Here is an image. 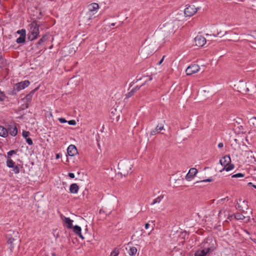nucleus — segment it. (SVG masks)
<instances>
[{"label": "nucleus", "instance_id": "4c0bfd02", "mask_svg": "<svg viewBox=\"0 0 256 256\" xmlns=\"http://www.w3.org/2000/svg\"><path fill=\"white\" fill-rule=\"evenodd\" d=\"M17 33L20 34V36L26 35V31L24 29L18 30Z\"/></svg>", "mask_w": 256, "mask_h": 256}, {"label": "nucleus", "instance_id": "603ef678", "mask_svg": "<svg viewBox=\"0 0 256 256\" xmlns=\"http://www.w3.org/2000/svg\"><path fill=\"white\" fill-rule=\"evenodd\" d=\"M223 146H224V145H223V143H222V142H220V143H219V144H218V146L219 148H221L223 147Z\"/></svg>", "mask_w": 256, "mask_h": 256}, {"label": "nucleus", "instance_id": "7ed1b4c3", "mask_svg": "<svg viewBox=\"0 0 256 256\" xmlns=\"http://www.w3.org/2000/svg\"><path fill=\"white\" fill-rule=\"evenodd\" d=\"M176 23V22L175 21L168 22L164 24L162 27H160V29L167 34H174L178 28V24Z\"/></svg>", "mask_w": 256, "mask_h": 256}, {"label": "nucleus", "instance_id": "0eeeda50", "mask_svg": "<svg viewBox=\"0 0 256 256\" xmlns=\"http://www.w3.org/2000/svg\"><path fill=\"white\" fill-rule=\"evenodd\" d=\"M234 86L239 92H247L249 91L248 88H246V83L242 80L237 82Z\"/></svg>", "mask_w": 256, "mask_h": 256}, {"label": "nucleus", "instance_id": "f8f14e48", "mask_svg": "<svg viewBox=\"0 0 256 256\" xmlns=\"http://www.w3.org/2000/svg\"><path fill=\"white\" fill-rule=\"evenodd\" d=\"M30 84V82L26 80L23 82H21L16 84V88L18 91H20L24 89L26 87H28L29 86Z\"/></svg>", "mask_w": 256, "mask_h": 256}, {"label": "nucleus", "instance_id": "c9c22d12", "mask_svg": "<svg viewBox=\"0 0 256 256\" xmlns=\"http://www.w3.org/2000/svg\"><path fill=\"white\" fill-rule=\"evenodd\" d=\"M250 122L253 126H256V117H252L250 120Z\"/></svg>", "mask_w": 256, "mask_h": 256}, {"label": "nucleus", "instance_id": "f3484780", "mask_svg": "<svg viewBox=\"0 0 256 256\" xmlns=\"http://www.w3.org/2000/svg\"><path fill=\"white\" fill-rule=\"evenodd\" d=\"M163 130H164V126L163 125H158L156 128H154L150 132V135H156V134L160 132Z\"/></svg>", "mask_w": 256, "mask_h": 256}, {"label": "nucleus", "instance_id": "7c9ffc66", "mask_svg": "<svg viewBox=\"0 0 256 256\" xmlns=\"http://www.w3.org/2000/svg\"><path fill=\"white\" fill-rule=\"evenodd\" d=\"M95 14L93 12H88L87 13H86V17L88 18V20H92L93 18L94 17V15Z\"/></svg>", "mask_w": 256, "mask_h": 256}, {"label": "nucleus", "instance_id": "e433bc0d", "mask_svg": "<svg viewBox=\"0 0 256 256\" xmlns=\"http://www.w3.org/2000/svg\"><path fill=\"white\" fill-rule=\"evenodd\" d=\"M244 176V174L241 173H238L232 176V178H242Z\"/></svg>", "mask_w": 256, "mask_h": 256}, {"label": "nucleus", "instance_id": "f03ea898", "mask_svg": "<svg viewBox=\"0 0 256 256\" xmlns=\"http://www.w3.org/2000/svg\"><path fill=\"white\" fill-rule=\"evenodd\" d=\"M28 26V38L29 40L32 41L37 38L39 35V26L36 22H32Z\"/></svg>", "mask_w": 256, "mask_h": 256}, {"label": "nucleus", "instance_id": "49530a36", "mask_svg": "<svg viewBox=\"0 0 256 256\" xmlns=\"http://www.w3.org/2000/svg\"><path fill=\"white\" fill-rule=\"evenodd\" d=\"M252 34L251 35V36L254 37L255 38H256V30H254L253 32H252Z\"/></svg>", "mask_w": 256, "mask_h": 256}, {"label": "nucleus", "instance_id": "a18cd8bd", "mask_svg": "<svg viewBox=\"0 0 256 256\" xmlns=\"http://www.w3.org/2000/svg\"><path fill=\"white\" fill-rule=\"evenodd\" d=\"M212 181V179L211 178H208L206 180H201L200 182H196V183L199 182H210Z\"/></svg>", "mask_w": 256, "mask_h": 256}, {"label": "nucleus", "instance_id": "a878e982", "mask_svg": "<svg viewBox=\"0 0 256 256\" xmlns=\"http://www.w3.org/2000/svg\"><path fill=\"white\" fill-rule=\"evenodd\" d=\"M18 240L17 239H15L14 238L12 237V236H10L8 238V242L9 244H10V247L12 248H14V245L15 243H14V242L15 241H17Z\"/></svg>", "mask_w": 256, "mask_h": 256}, {"label": "nucleus", "instance_id": "cd10ccee", "mask_svg": "<svg viewBox=\"0 0 256 256\" xmlns=\"http://www.w3.org/2000/svg\"><path fill=\"white\" fill-rule=\"evenodd\" d=\"M26 36V35L20 36L16 39V42L18 44L24 43L25 42Z\"/></svg>", "mask_w": 256, "mask_h": 256}, {"label": "nucleus", "instance_id": "6e6552de", "mask_svg": "<svg viewBox=\"0 0 256 256\" xmlns=\"http://www.w3.org/2000/svg\"><path fill=\"white\" fill-rule=\"evenodd\" d=\"M200 70V66L198 64H192L187 68L186 70V72L187 75H191L198 72Z\"/></svg>", "mask_w": 256, "mask_h": 256}, {"label": "nucleus", "instance_id": "2f4dec72", "mask_svg": "<svg viewBox=\"0 0 256 256\" xmlns=\"http://www.w3.org/2000/svg\"><path fill=\"white\" fill-rule=\"evenodd\" d=\"M118 254L119 250L118 249L116 248L112 252L110 256H117Z\"/></svg>", "mask_w": 256, "mask_h": 256}, {"label": "nucleus", "instance_id": "9d476101", "mask_svg": "<svg viewBox=\"0 0 256 256\" xmlns=\"http://www.w3.org/2000/svg\"><path fill=\"white\" fill-rule=\"evenodd\" d=\"M6 129L8 131V134H10L12 136H14L18 134L17 127L14 124L8 125Z\"/></svg>", "mask_w": 256, "mask_h": 256}, {"label": "nucleus", "instance_id": "c85d7f7f", "mask_svg": "<svg viewBox=\"0 0 256 256\" xmlns=\"http://www.w3.org/2000/svg\"><path fill=\"white\" fill-rule=\"evenodd\" d=\"M234 168V165L232 164H225V170L228 172L230 170H232Z\"/></svg>", "mask_w": 256, "mask_h": 256}, {"label": "nucleus", "instance_id": "ea45409f", "mask_svg": "<svg viewBox=\"0 0 256 256\" xmlns=\"http://www.w3.org/2000/svg\"><path fill=\"white\" fill-rule=\"evenodd\" d=\"M231 162L230 158L229 156H225V163L230 164Z\"/></svg>", "mask_w": 256, "mask_h": 256}, {"label": "nucleus", "instance_id": "423d86ee", "mask_svg": "<svg viewBox=\"0 0 256 256\" xmlns=\"http://www.w3.org/2000/svg\"><path fill=\"white\" fill-rule=\"evenodd\" d=\"M199 9V8H196L194 5H186L184 10V15L186 16H192L194 15Z\"/></svg>", "mask_w": 256, "mask_h": 256}, {"label": "nucleus", "instance_id": "aec40b11", "mask_svg": "<svg viewBox=\"0 0 256 256\" xmlns=\"http://www.w3.org/2000/svg\"><path fill=\"white\" fill-rule=\"evenodd\" d=\"M8 136V131L7 129L3 126H0V136L3 138H6Z\"/></svg>", "mask_w": 256, "mask_h": 256}, {"label": "nucleus", "instance_id": "58836bf2", "mask_svg": "<svg viewBox=\"0 0 256 256\" xmlns=\"http://www.w3.org/2000/svg\"><path fill=\"white\" fill-rule=\"evenodd\" d=\"M30 134V133L29 132L23 131V132H22V136L25 138H28V136H29Z\"/></svg>", "mask_w": 256, "mask_h": 256}, {"label": "nucleus", "instance_id": "f257e3e1", "mask_svg": "<svg viewBox=\"0 0 256 256\" xmlns=\"http://www.w3.org/2000/svg\"><path fill=\"white\" fill-rule=\"evenodd\" d=\"M133 166V162L130 160H121L118 164L119 172L118 174L121 176H126L132 172V168Z\"/></svg>", "mask_w": 256, "mask_h": 256}, {"label": "nucleus", "instance_id": "864d4df0", "mask_svg": "<svg viewBox=\"0 0 256 256\" xmlns=\"http://www.w3.org/2000/svg\"><path fill=\"white\" fill-rule=\"evenodd\" d=\"M139 88H140L139 87L136 86L135 88H133L132 90H139Z\"/></svg>", "mask_w": 256, "mask_h": 256}, {"label": "nucleus", "instance_id": "c03bdc74", "mask_svg": "<svg viewBox=\"0 0 256 256\" xmlns=\"http://www.w3.org/2000/svg\"><path fill=\"white\" fill-rule=\"evenodd\" d=\"M58 120L60 121V122L61 123H65V122H67V121L64 118H58Z\"/></svg>", "mask_w": 256, "mask_h": 256}, {"label": "nucleus", "instance_id": "dca6fc26", "mask_svg": "<svg viewBox=\"0 0 256 256\" xmlns=\"http://www.w3.org/2000/svg\"><path fill=\"white\" fill-rule=\"evenodd\" d=\"M73 228V232L78 236H79L80 238H81L82 240H84V238L83 236L81 233V228L78 226H72V228Z\"/></svg>", "mask_w": 256, "mask_h": 256}, {"label": "nucleus", "instance_id": "473e14b6", "mask_svg": "<svg viewBox=\"0 0 256 256\" xmlns=\"http://www.w3.org/2000/svg\"><path fill=\"white\" fill-rule=\"evenodd\" d=\"M136 91V90H132V89L130 92H129L128 93L126 94V98H129L131 97Z\"/></svg>", "mask_w": 256, "mask_h": 256}, {"label": "nucleus", "instance_id": "6e6d98bb", "mask_svg": "<svg viewBox=\"0 0 256 256\" xmlns=\"http://www.w3.org/2000/svg\"><path fill=\"white\" fill-rule=\"evenodd\" d=\"M56 158H59V155H58V154H56Z\"/></svg>", "mask_w": 256, "mask_h": 256}, {"label": "nucleus", "instance_id": "5701e85b", "mask_svg": "<svg viewBox=\"0 0 256 256\" xmlns=\"http://www.w3.org/2000/svg\"><path fill=\"white\" fill-rule=\"evenodd\" d=\"M164 197V194H161V195L159 196L156 198L154 200L151 204L154 205L156 204L160 203L162 201V200L163 199Z\"/></svg>", "mask_w": 256, "mask_h": 256}, {"label": "nucleus", "instance_id": "79ce46f5", "mask_svg": "<svg viewBox=\"0 0 256 256\" xmlns=\"http://www.w3.org/2000/svg\"><path fill=\"white\" fill-rule=\"evenodd\" d=\"M68 122L70 125H72V126H75L76 124L75 120H70L68 121Z\"/></svg>", "mask_w": 256, "mask_h": 256}, {"label": "nucleus", "instance_id": "a211bd4d", "mask_svg": "<svg viewBox=\"0 0 256 256\" xmlns=\"http://www.w3.org/2000/svg\"><path fill=\"white\" fill-rule=\"evenodd\" d=\"M79 187L76 184H72L70 186V191L72 194H77Z\"/></svg>", "mask_w": 256, "mask_h": 256}, {"label": "nucleus", "instance_id": "052dcab7", "mask_svg": "<svg viewBox=\"0 0 256 256\" xmlns=\"http://www.w3.org/2000/svg\"><path fill=\"white\" fill-rule=\"evenodd\" d=\"M152 80V78H150V80Z\"/></svg>", "mask_w": 256, "mask_h": 256}, {"label": "nucleus", "instance_id": "8fccbe9b", "mask_svg": "<svg viewBox=\"0 0 256 256\" xmlns=\"http://www.w3.org/2000/svg\"><path fill=\"white\" fill-rule=\"evenodd\" d=\"M164 56H163L162 58V59L158 62V64H160L162 62H163V60H164Z\"/></svg>", "mask_w": 256, "mask_h": 256}, {"label": "nucleus", "instance_id": "a19ab883", "mask_svg": "<svg viewBox=\"0 0 256 256\" xmlns=\"http://www.w3.org/2000/svg\"><path fill=\"white\" fill-rule=\"evenodd\" d=\"M26 142L29 145H32L33 142L32 140L30 138H26Z\"/></svg>", "mask_w": 256, "mask_h": 256}, {"label": "nucleus", "instance_id": "5fc2aeb1", "mask_svg": "<svg viewBox=\"0 0 256 256\" xmlns=\"http://www.w3.org/2000/svg\"><path fill=\"white\" fill-rule=\"evenodd\" d=\"M115 24H116L115 23H112V24H110V26H115Z\"/></svg>", "mask_w": 256, "mask_h": 256}, {"label": "nucleus", "instance_id": "09e8293b", "mask_svg": "<svg viewBox=\"0 0 256 256\" xmlns=\"http://www.w3.org/2000/svg\"><path fill=\"white\" fill-rule=\"evenodd\" d=\"M233 216H234V214L232 215H229L228 217V219L229 220H231L232 219V218Z\"/></svg>", "mask_w": 256, "mask_h": 256}, {"label": "nucleus", "instance_id": "bb28decb", "mask_svg": "<svg viewBox=\"0 0 256 256\" xmlns=\"http://www.w3.org/2000/svg\"><path fill=\"white\" fill-rule=\"evenodd\" d=\"M6 166L8 168H12V167H14V162L9 157L6 160Z\"/></svg>", "mask_w": 256, "mask_h": 256}, {"label": "nucleus", "instance_id": "3c124183", "mask_svg": "<svg viewBox=\"0 0 256 256\" xmlns=\"http://www.w3.org/2000/svg\"><path fill=\"white\" fill-rule=\"evenodd\" d=\"M149 226H150V224H148V223H146V224H145V226H144L145 228H146V229H148V228Z\"/></svg>", "mask_w": 256, "mask_h": 256}, {"label": "nucleus", "instance_id": "72a5a7b5", "mask_svg": "<svg viewBox=\"0 0 256 256\" xmlns=\"http://www.w3.org/2000/svg\"><path fill=\"white\" fill-rule=\"evenodd\" d=\"M12 168H13L12 170L15 174H18L20 172V168L18 165H14V167H12Z\"/></svg>", "mask_w": 256, "mask_h": 256}, {"label": "nucleus", "instance_id": "bf43d9fd", "mask_svg": "<svg viewBox=\"0 0 256 256\" xmlns=\"http://www.w3.org/2000/svg\"><path fill=\"white\" fill-rule=\"evenodd\" d=\"M248 184H252L251 182H249Z\"/></svg>", "mask_w": 256, "mask_h": 256}, {"label": "nucleus", "instance_id": "1a4fd4ad", "mask_svg": "<svg viewBox=\"0 0 256 256\" xmlns=\"http://www.w3.org/2000/svg\"><path fill=\"white\" fill-rule=\"evenodd\" d=\"M195 44L198 46H202L206 43V39L201 35L197 36L194 38Z\"/></svg>", "mask_w": 256, "mask_h": 256}, {"label": "nucleus", "instance_id": "c756f323", "mask_svg": "<svg viewBox=\"0 0 256 256\" xmlns=\"http://www.w3.org/2000/svg\"><path fill=\"white\" fill-rule=\"evenodd\" d=\"M137 249L136 247H132L130 248L128 254L130 256H134L137 252Z\"/></svg>", "mask_w": 256, "mask_h": 256}, {"label": "nucleus", "instance_id": "f704fd0d", "mask_svg": "<svg viewBox=\"0 0 256 256\" xmlns=\"http://www.w3.org/2000/svg\"><path fill=\"white\" fill-rule=\"evenodd\" d=\"M6 98V96L4 92H0V101L3 102L4 100Z\"/></svg>", "mask_w": 256, "mask_h": 256}, {"label": "nucleus", "instance_id": "4be33fe9", "mask_svg": "<svg viewBox=\"0 0 256 256\" xmlns=\"http://www.w3.org/2000/svg\"><path fill=\"white\" fill-rule=\"evenodd\" d=\"M35 90L32 91L30 94H28L25 98H24V100H26V102H29L31 101L32 98L33 96V95L34 94Z\"/></svg>", "mask_w": 256, "mask_h": 256}, {"label": "nucleus", "instance_id": "393cba45", "mask_svg": "<svg viewBox=\"0 0 256 256\" xmlns=\"http://www.w3.org/2000/svg\"><path fill=\"white\" fill-rule=\"evenodd\" d=\"M48 40V35L44 34L42 38L38 40V42L36 43L38 46L40 45L42 42L46 41Z\"/></svg>", "mask_w": 256, "mask_h": 256}, {"label": "nucleus", "instance_id": "39448f33", "mask_svg": "<svg viewBox=\"0 0 256 256\" xmlns=\"http://www.w3.org/2000/svg\"><path fill=\"white\" fill-rule=\"evenodd\" d=\"M236 209L246 214L247 212H246V210L248 209V202L240 198L236 203Z\"/></svg>", "mask_w": 256, "mask_h": 256}, {"label": "nucleus", "instance_id": "de8ad7c7", "mask_svg": "<svg viewBox=\"0 0 256 256\" xmlns=\"http://www.w3.org/2000/svg\"><path fill=\"white\" fill-rule=\"evenodd\" d=\"M68 176L72 178H74V173H69L68 174Z\"/></svg>", "mask_w": 256, "mask_h": 256}, {"label": "nucleus", "instance_id": "ddd939ff", "mask_svg": "<svg viewBox=\"0 0 256 256\" xmlns=\"http://www.w3.org/2000/svg\"><path fill=\"white\" fill-rule=\"evenodd\" d=\"M60 218L62 220L63 222L66 224L68 228H72L73 220H70L69 218H66L60 214Z\"/></svg>", "mask_w": 256, "mask_h": 256}, {"label": "nucleus", "instance_id": "412c9836", "mask_svg": "<svg viewBox=\"0 0 256 256\" xmlns=\"http://www.w3.org/2000/svg\"><path fill=\"white\" fill-rule=\"evenodd\" d=\"M208 252L202 248V250H198L194 254V256H206Z\"/></svg>", "mask_w": 256, "mask_h": 256}, {"label": "nucleus", "instance_id": "6ab92c4d", "mask_svg": "<svg viewBox=\"0 0 256 256\" xmlns=\"http://www.w3.org/2000/svg\"><path fill=\"white\" fill-rule=\"evenodd\" d=\"M234 218L236 220H244L245 218H248L247 220L249 221V219H250L249 216H245L243 215L242 214H240V213H236V214H234Z\"/></svg>", "mask_w": 256, "mask_h": 256}, {"label": "nucleus", "instance_id": "4d7b16f0", "mask_svg": "<svg viewBox=\"0 0 256 256\" xmlns=\"http://www.w3.org/2000/svg\"><path fill=\"white\" fill-rule=\"evenodd\" d=\"M253 186H254L255 188H256V186H255V185H253Z\"/></svg>", "mask_w": 256, "mask_h": 256}, {"label": "nucleus", "instance_id": "13d9d810", "mask_svg": "<svg viewBox=\"0 0 256 256\" xmlns=\"http://www.w3.org/2000/svg\"><path fill=\"white\" fill-rule=\"evenodd\" d=\"M222 213V211L220 210L219 212V214H220Z\"/></svg>", "mask_w": 256, "mask_h": 256}, {"label": "nucleus", "instance_id": "9b49d317", "mask_svg": "<svg viewBox=\"0 0 256 256\" xmlns=\"http://www.w3.org/2000/svg\"><path fill=\"white\" fill-rule=\"evenodd\" d=\"M198 173V170L196 168H191L186 176V179L188 181H190Z\"/></svg>", "mask_w": 256, "mask_h": 256}, {"label": "nucleus", "instance_id": "37998d69", "mask_svg": "<svg viewBox=\"0 0 256 256\" xmlns=\"http://www.w3.org/2000/svg\"><path fill=\"white\" fill-rule=\"evenodd\" d=\"M16 154V152L14 150H12L8 152L7 154L8 156H12L13 154Z\"/></svg>", "mask_w": 256, "mask_h": 256}, {"label": "nucleus", "instance_id": "2eb2a0df", "mask_svg": "<svg viewBox=\"0 0 256 256\" xmlns=\"http://www.w3.org/2000/svg\"><path fill=\"white\" fill-rule=\"evenodd\" d=\"M98 8L99 6L96 3H92L88 6V11L93 12L94 14H96Z\"/></svg>", "mask_w": 256, "mask_h": 256}, {"label": "nucleus", "instance_id": "4468645a", "mask_svg": "<svg viewBox=\"0 0 256 256\" xmlns=\"http://www.w3.org/2000/svg\"><path fill=\"white\" fill-rule=\"evenodd\" d=\"M67 152L68 156H72L77 154V149L74 145L71 144L68 148Z\"/></svg>", "mask_w": 256, "mask_h": 256}, {"label": "nucleus", "instance_id": "20e7f679", "mask_svg": "<svg viewBox=\"0 0 256 256\" xmlns=\"http://www.w3.org/2000/svg\"><path fill=\"white\" fill-rule=\"evenodd\" d=\"M203 248L208 253L213 252L216 248V242L212 238H208L202 244Z\"/></svg>", "mask_w": 256, "mask_h": 256}, {"label": "nucleus", "instance_id": "b1692460", "mask_svg": "<svg viewBox=\"0 0 256 256\" xmlns=\"http://www.w3.org/2000/svg\"><path fill=\"white\" fill-rule=\"evenodd\" d=\"M219 165H220L222 166H223V162H222V159L220 160L219 162L216 164V170L220 172H222L223 170H224V168H219Z\"/></svg>", "mask_w": 256, "mask_h": 256}]
</instances>
